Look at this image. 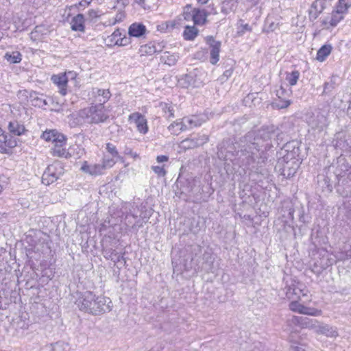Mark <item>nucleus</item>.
Here are the masks:
<instances>
[{
  "instance_id": "obj_42",
  "label": "nucleus",
  "mask_w": 351,
  "mask_h": 351,
  "mask_svg": "<svg viewBox=\"0 0 351 351\" xmlns=\"http://www.w3.org/2000/svg\"><path fill=\"white\" fill-rule=\"evenodd\" d=\"M106 151L112 157L115 158H119L120 156L118 152V150L114 145L111 143H106Z\"/></svg>"
},
{
  "instance_id": "obj_38",
  "label": "nucleus",
  "mask_w": 351,
  "mask_h": 351,
  "mask_svg": "<svg viewBox=\"0 0 351 351\" xmlns=\"http://www.w3.org/2000/svg\"><path fill=\"white\" fill-rule=\"evenodd\" d=\"M300 73L298 71H293L291 73H287L285 80L291 86L295 85L299 80Z\"/></svg>"
},
{
  "instance_id": "obj_48",
  "label": "nucleus",
  "mask_w": 351,
  "mask_h": 351,
  "mask_svg": "<svg viewBox=\"0 0 351 351\" xmlns=\"http://www.w3.org/2000/svg\"><path fill=\"white\" fill-rule=\"evenodd\" d=\"M276 131L278 134V135L275 136V141H274V143L279 145L280 143L284 142L286 134L281 132L278 128H276Z\"/></svg>"
},
{
  "instance_id": "obj_46",
  "label": "nucleus",
  "mask_w": 351,
  "mask_h": 351,
  "mask_svg": "<svg viewBox=\"0 0 351 351\" xmlns=\"http://www.w3.org/2000/svg\"><path fill=\"white\" fill-rule=\"evenodd\" d=\"M335 147L341 149H347L348 147V143L346 140L345 136L337 137Z\"/></svg>"
},
{
  "instance_id": "obj_31",
  "label": "nucleus",
  "mask_w": 351,
  "mask_h": 351,
  "mask_svg": "<svg viewBox=\"0 0 351 351\" xmlns=\"http://www.w3.org/2000/svg\"><path fill=\"white\" fill-rule=\"evenodd\" d=\"M197 34L198 30L195 27L186 26L183 32V36L185 40H193L197 36Z\"/></svg>"
},
{
  "instance_id": "obj_5",
  "label": "nucleus",
  "mask_w": 351,
  "mask_h": 351,
  "mask_svg": "<svg viewBox=\"0 0 351 351\" xmlns=\"http://www.w3.org/2000/svg\"><path fill=\"white\" fill-rule=\"evenodd\" d=\"M64 173L63 167L60 162H54L47 167L42 177V182L45 185L56 181Z\"/></svg>"
},
{
  "instance_id": "obj_3",
  "label": "nucleus",
  "mask_w": 351,
  "mask_h": 351,
  "mask_svg": "<svg viewBox=\"0 0 351 351\" xmlns=\"http://www.w3.org/2000/svg\"><path fill=\"white\" fill-rule=\"evenodd\" d=\"M191 252L193 254L191 263L196 271H204L206 273H214L215 257L210 250L195 245L192 247Z\"/></svg>"
},
{
  "instance_id": "obj_14",
  "label": "nucleus",
  "mask_w": 351,
  "mask_h": 351,
  "mask_svg": "<svg viewBox=\"0 0 351 351\" xmlns=\"http://www.w3.org/2000/svg\"><path fill=\"white\" fill-rule=\"evenodd\" d=\"M130 121H134L136 125L138 131L142 134H146L148 131L147 120L143 115L139 112H134L129 116Z\"/></svg>"
},
{
  "instance_id": "obj_26",
  "label": "nucleus",
  "mask_w": 351,
  "mask_h": 351,
  "mask_svg": "<svg viewBox=\"0 0 351 351\" xmlns=\"http://www.w3.org/2000/svg\"><path fill=\"white\" fill-rule=\"evenodd\" d=\"M8 129L10 133L16 136L21 135L25 130L24 125L17 121H10L8 125Z\"/></svg>"
},
{
  "instance_id": "obj_36",
  "label": "nucleus",
  "mask_w": 351,
  "mask_h": 351,
  "mask_svg": "<svg viewBox=\"0 0 351 351\" xmlns=\"http://www.w3.org/2000/svg\"><path fill=\"white\" fill-rule=\"evenodd\" d=\"M65 144L66 143H57V145H54V147L51 149L52 155L58 157H66V150L65 148H63V145Z\"/></svg>"
},
{
  "instance_id": "obj_30",
  "label": "nucleus",
  "mask_w": 351,
  "mask_h": 351,
  "mask_svg": "<svg viewBox=\"0 0 351 351\" xmlns=\"http://www.w3.org/2000/svg\"><path fill=\"white\" fill-rule=\"evenodd\" d=\"M351 7V0H339L335 10L345 15Z\"/></svg>"
},
{
  "instance_id": "obj_49",
  "label": "nucleus",
  "mask_w": 351,
  "mask_h": 351,
  "mask_svg": "<svg viewBox=\"0 0 351 351\" xmlns=\"http://www.w3.org/2000/svg\"><path fill=\"white\" fill-rule=\"evenodd\" d=\"M194 138L197 142V147L203 145L208 141V136L206 134L198 135Z\"/></svg>"
},
{
  "instance_id": "obj_61",
  "label": "nucleus",
  "mask_w": 351,
  "mask_h": 351,
  "mask_svg": "<svg viewBox=\"0 0 351 351\" xmlns=\"http://www.w3.org/2000/svg\"><path fill=\"white\" fill-rule=\"evenodd\" d=\"M132 149L130 148H128L126 147L125 151H124V154H126V155H130L132 154Z\"/></svg>"
},
{
  "instance_id": "obj_39",
  "label": "nucleus",
  "mask_w": 351,
  "mask_h": 351,
  "mask_svg": "<svg viewBox=\"0 0 351 351\" xmlns=\"http://www.w3.org/2000/svg\"><path fill=\"white\" fill-rule=\"evenodd\" d=\"M336 85L335 79L334 77H332L329 82L324 83L322 95L330 94L335 89Z\"/></svg>"
},
{
  "instance_id": "obj_58",
  "label": "nucleus",
  "mask_w": 351,
  "mask_h": 351,
  "mask_svg": "<svg viewBox=\"0 0 351 351\" xmlns=\"http://www.w3.org/2000/svg\"><path fill=\"white\" fill-rule=\"evenodd\" d=\"M41 104H42V107L41 108H45V106L49 105L48 104V101H47V99L45 97L44 95H43V97H42Z\"/></svg>"
},
{
  "instance_id": "obj_12",
  "label": "nucleus",
  "mask_w": 351,
  "mask_h": 351,
  "mask_svg": "<svg viewBox=\"0 0 351 351\" xmlns=\"http://www.w3.org/2000/svg\"><path fill=\"white\" fill-rule=\"evenodd\" d=\"M326 0L314 1L308 10L309 20L311 21H314L315 19H317L319 14H322L326 8Z\"/></svg>"
},
{
  "instance_id": "obj_17",
  "label": "nucleus",
  "mask_w": 351,
  "mask_h": 351,
  "mask_svg": "<svg viewBox=\"0 0 351 351\" xmlns=\"http://www.w3.org/2000/svg\"><path fill=\"white\" fill-rule=\"evenodd\" d=\"M42 138L46 141H51L54 145L57 143H66V138L56 130L45 131L42 134Z\"/></svg>"
},
{
  "instance_id": "obj_29",
  "label": "nucleus",
  "mask_w": 351,
  "mask_h": 351,
  "mask_svg": "<svg viewBox=\"0 0 351 351\" xmlns=\"http://www.w3.org/2000/svg\"><path fill=\"white\" fill-rule=\"evenodd\" d=\"M4 58L10 64H16L21 61L22 55L18 51H14L11 53L7 52L4 56Z\"/></svg>"
},
{
  "instance_id": "obj_16",
  "label": "nucleus",
  "mask_w": 351,
  "mask_h": 351,
  "mask_svg": "<svg viewBox=\"0 0 351 351\" xmlns=\"http://www.w3.org/2000/svg\"><path fill=\"white\" fill-rule=\"evenodd\" d=\"M344 16L345 15L343 14H340L339 12L334 10L330 16L325 17L322 20V24L327 29H328L329 27H336L337 24L344 19Z\"/></svg>"
},
{
  "instance_id": "obj_27",
  "label": "nucleus",
  "mask_w": 351,
  "mask_h": 351,
  "mask_svg": "<svg viewBox=\"0 0 351 351\" xmlns=\"http://www.w3.org/2000/svg\"><path fill=\"white\" fill-rule=\"evenodd\" d=\"M332 51V46L329 44L324 45L317 53L316 59L320 62L325 60L327 56L330 55Z\"/></svg>"
},
{
  "instance_id": "obj_56",
  "label": "nucleus",
  "mask_w": 351,
  "mask_h": 351,
  "mask_svg": "<svg viewBox=\"0 0 351 351\" xmlns=\"http://www.w3.org/2000/svg\"><path fill=\"white\" fill-rule=\"evenodd\" d=\"M0 153H2V154H7V153H8V149L5 145L3 142H0Z\"/></svg>"
},
{
  "instance_id": "obj_55",
  "label": "nucleus",
  "mask_w": 351,
  "mask_h": 351,
  "mask_svg": "<svg viewBox=\"0 0 351 351\" xmlns=\"http://www.w3.org/2000/svg\"><path fill=\"white\" fill-rule=\"evenodd\" d=\"M40 351H56L54 344H47L43 346Z\"/></svg>"
},
{
  "instance_id": "obj_35",
  "label": "nucleus",
  "mask_w": 351,
  "mask_h": 351,
  "mask_svg": "<svg viewBox=\"0 0 351 351\" xmlns=\"http://www.w3.org/2000/svg\"><path fill=\"white\" fill-rule=\"evenodd\" d=\"M0 142H3L5 145L8 148L15 147L17 145L16 141L10 135L4 134L0 135Z\"/></svg>"
},
{
  "instance_id": "obj_15",
  "label": "nucleus",
  "mask_w": 351,
  "mask_h": 351,
  "mask_svg": "<svg viewBox=\"0 0 351 351\" xmlns=\"http://www.w3.org/2000/svg\"><path fill=\"white\" fill-rule=\"evenodd\" d=\"M81 171L92 176H97L104 173L101 164H88L84 161L80 168Z\"/></svg>"
},
{
  "instance_id": "obj_44",
  "label": "nucleus",
  "mask_w": 351,
  "mask_h": 351,
  "mask_svg": "<svg viewBox=\"0 0 351 351\" xmlns=\"http://www.w3.org/2000/svg\"><path fill=\"white\" fill-rule=\"evenodd\" d=\"M305 306L301 304L297 301L291 302L289 304V308L294 312H298L300 314H303Z\"/></svg>"
},
{
  "instance_id": "obj_24",
  "label": "nucleus",
  "mask_w": 351,
  "mask_h": 351,
  "mask_svg": "<svg viewBox=\"0 0 351 351\" xmlns=\"http://www.w3.org/2000/svg\"><path fill=\"white\" fill-rule=\"evenodd\" d=\"M179 58L180 56L178 53H171L169 51H165L160 56V60L161 62L169 66H174L177 63Z\"/></svg>"
},
{
  "instance_id": "obj_4",
  "label": "nucleus",
  "mask_w": 351,
  "mask_h": 351,
  "mask_svg": "<svg viewBox=\"0 0 351 351\" xmlns=\"http://www.w3.org/2000/svg\"><path fill=\"white\" fill-rule=\"evenodd\" d=\"M77 116L89 124H99L108 119L109 112L101 104H97L79 110Z\"/></svg>"
},
{
  "instance_id": "obj_64",
  "label": "nucleus",
  "mask_w": 351,
  "mask_h": 351,
  "mask_svg": "<svg viewBox=\"0 0 351 351\" xmlns=\"http://www.w3.org/2000/svg\"><path fill=\"white\" fill-rule=\"evenodd\" d=\"M289 215H290L291 218H293V210H290Z\"/></svg>"
},
{
  "instance_id": "obj_10",
  "label": "nucleus",
  "mask_w": 351,
  "mask_h": 351,
  "mask_svg": "<svg viewBox=\"0 0 351 351\" xmlns=\"http://www.w3.org/2000/svg\"><path fill=\"white\" fill-rule=\"evenodd\" d=\"M52 82L56 84L58 88V92L62 96L67 93L68 77L66 73H61L57 75H53L51 77Z\"/></svg>"
},
{
  "instance_id": "obj_1",
  "label": "nucleus",
  "mask_w": 351,
  "mask_h": 351,
  "mask_svg": "<svg viewBox=\"0 0 351 351\" xmlns=\"http://www.w3.org/2000/svg\"><path fill=\"white\" fill-rule=\"evenodd\" d=\"M274 125L263 127L256 131H250L241 138L237 152L241 165L245 168H254L258 163L264 162L267 158L265 152L274 147L275 136L278 135Z\"/></svg>"
},
{
  "instance_id": "obj_13",
  "label": "nucleus",
  "mask_w": 351,
  "mask_h": 351,
  "mask_svg": "<svg viewBox=\"0 0 351 351\" xmlns=\"http://www.w3.org/2000/svg\"><path fill=\"white\" fill-rule=\"evenodd\" d=\"M287 154L283 156L285 160L296 158L299 156L298 142L291 141L287 142L282 147Z\"/></svg>"
},
{
  "instance_id": "obj_60",
  "label": "nucleus",
  "mask_w": 351,
  "mask_h": 351,
  "mask_svg": "<svg viewBox=\"0 0 351 351\" xmlns=\"http://www.w3.org/2000/svg\"><path fill=\"white\" fill-rule=\"evenodd\" d=\"M232 74V71L231 70H226V71H224L223 73V75L228 77L229 76H230Z\"/></svg>"
},
{
  "instance_id": "obj_19",
  "label": "nucleus",
  "mask_w": 351,
  "mask_h": 351,
  "mask_svg": "<svg viewBox=\"0 0 351 351\" xmlns=\"http://www.w3.org/2000/svg\"><path fill=\"white\" fill-rule=\"evenodd\" d=\"M315 327L317 334L324 335L328 337H336L338 336L337 328L334 326L322 324Z\"/></svg>"
},
{
  "instance_id": "obj_25",
  "label": "nucleus",
  "mask_w": 351,
  "mask_h": 351,
  "mask_svg": "<svg viewBox=\"0 0 351 351\" xmlns=\"http://www.w3.org/2000/svg\"><path fill=\"white\" fill-rule=\"evenodd\" d=\"M208 15V13L204 10H201L199 8H195V19H194V24L197 25H203L206 22V18Z\"/></svg>"
},
{
  "instance_id": "obj_23",
  "label": "nucleus",
  "mask_w": 351,
  "mask_h": 351,
  "mask_svg": "<svg viewBox=\"0 0 351 351\" xmlns=\"http://www.w3.org/2000/svg\"><path fill=\"white\" fill-rule=\"evenodd\" d=\"M189 129L188 125L184 121H180L177 120L172 123H171L169 127L168 130L170 131V132L172 134L178 135L181 132L185 131Z\"/></svg>"
},
{
  "instance_id": "obj_51",
  "label": "nucleus",
  "mask_w": 351,
  "mask_h": 351,
  "mask_svg": "<svg viewBox=\"0 0 351 351\" xmlns=\"http://www.w3.org/2000/svg\"><path fill=\"white\" fill-rule=\"evenodd\" d=\"M98 17V12L94 10H90L88 12L86 19L85 20L92 22Z\"/></svg>"
},
{
  "instance_id": "obj_52",
  "label": "nucleus",
  "mask_w": 351,
  "mask_h": 351,
  "mask_svg": "<svg viewBox=\"0 0 351 351\" xmlns=\"http://www.w3.org/2000/svg\"><path fill=\"white\" fill-rule=\"evenodd\" d=\"M152 169L160 177H163L167 173L163 167L152 166Z\"/></svg>"
},
{
  "instance_id": "obj_40",
  "label": "nucleus",
  "mask_w": 351,
  "mask_h": 351,
  "mask_svg": "<svg viewBox=\"0 0 351 351\" xmlns=\"http://www.w3.org/2000/svg\"><path fill=\"white\" fill-rule=\"evenodd\" d=\"M184 122L186 123V125L189 127V129H191L193 127H198L200 126L202 123V121H201L197 117L193 116L191 118H185L184 119Z\"/></svg>"
},
{
  "instance_id": "obj_32",
  "label": "nucleus",
  "mask_w": 351,
  "mask_h": 351,
  "mask_svg": "<svg viewBox=\"0 0 351 351\" xmlns=\"http://www.w3.org/2000/svg\"><path fill=\"white\" fill-rule=\"evenodd\" d=\"M43 95V94L32 91L29 93L28 98L32 106L40 108L42 107L41 101Z\"/></svg>"
},
{
  "instance_id": "obj_43",
  "label": "nucleus",
  "mask_w": 351,
  "mask_h": 351,
  "mask_svg": "<svg viewBox=\"0 0 351 351\" xmlns=\"http://www.w3.org/2000/svg\"><path fill=\"white\" fill-rule=\"evenodd\" d=\"M182 147L184 149H193L197 147V142L194 138H187L181 142Z\"/></svg>"
},
{
  "instance_id": "obj_59",
  "label": "nucleus",
  "mask_w": 351,
  "mask_h": 351,
  "mask_svg": "<svg viewBox=\"0 0 351 351\" xmlns=\"http://www.w3.org/2000/svg\"><path fill=\"white\" fill-rule=\"evenodd\" d=\"M251 31V27L248 24H245L242 26V32Z\"/></svg>"
},
{
  "instance_id": "obj_7",
  "label": "nucleus",
  "mask_w": 351,
  "mask_h": 351,
  "mask_svg": "<svg viewBox=\"0 0 351 351\" xmlns=\"http://www.w3.org/2000/svg\"><path fill=\"white\" fill-rule=\"evenodd\" d=\"M337 192L342 197H347L351 195V172L346 175H338Z\"/></svg>"
},
{
  "instance_id": "obj_63",
  "label": "nucleus",
  "mask_w": 351,
  "mask_h": 351,
  "mask_svg": "<svg viewBox=\"0 0 351 351\" xmlns=\"http://www.w3.org/2000/svg\"><path fill=\"white\" fill-rule=\"evenodd\" d=\"M208 0H197V1L202 4H205L208 2Z\"/></svg>"
},
{
  "instance_id": "obj_53",
  "label": "nucleus",
  "mask_w": 351,
  "mask_h": 351,
  "mask_svg": "<svg viewBox=\"0 0 351 351\" xmlns=\"http://www.w3.org/2000/svg\"><path fill=\"white\" fill-rule=\"evenodd\" d=\"M131 37L132 36H127L125 35L123 36V37L119 39L118 46H126L131 43Z\"/></svg>"
},
{
  "instance_id": "obj_2",
  "label": "nucleus",
  "mask_w": 351,
  "mask_h": 351,
  "mask_svg": "<svg viewBox=\"0 0 351 351\" xmlns=\"http://www.w3.org/2000/svg\"><path fill=\"white\" fill-rule=\"evenodd\" d=\"M111 303L109 298L103 295L97 296L91 291H85L82 293L76 301V304L80 311L93 315H99L110 311Z\"/></svg>"
},
{
  "instance_id": "obj_41",
  "label": "nucleus",
  "mask_w": 351,
  "mask_h": 351,
  "mask_svg": "<svg viewBox=\"0 0 351 351\" xmlns=\"http://www.w3.org/2000/svg\"><path fill=\"white\" fill-rule=\"evenodd\" d=\"M115 158H107L106 156H104L102 159L101 165L105 171L107 169L111 168L115 163L116 160H114Z\"/></svg>"
},
{
  "instance_id": "obj_47",
  "label": "nucleus",
  "mask_w": 351,
  "mask_h": 351,
  "mask_svg": "<svg viewBox=\"0 0 351 351\" xmlns=\"http://www.w3.org/2000/svg\"><path fill=\"white\" fill-rule=\"evenodd\" d=\"M291 104V101L287 99H280L278 101L274 103V105L278 109L287 108Z\"/></svg>"
},
{
  "instance_id": "obj_54",
  "label": "nucleus",
  "mask_w": 351,
  "mask_h": 351,
  "mask_svg": "<svg viewBox=\"0 0 351 351\" xmlns=\"http://www.w3.org/2000/svg\"><path fill=\"white\" fill-rule=\"evenodd\" d=\"M291 93V91L290 90H289V91H287L282 86H281L280 88L277 90L276 95L278 97L279 99H281L285 97V95L289 96Z\"/></svg>"
},
{
  "instance_id": "obj_34",
  "label": "nucleus",
  "mask_w": 351,
  "mask_h": 351,
  "mask_svg": "<svg viewBox=\"0 0 351 351\" xmlns=\"http://www.w3.org/2000/svg\"><path fill=\"white\" fill-rule=\"evenodd\" d=\"M160 106L167 119L174 117V108L167 103H160Z\"/></svg>"
},
{
  "instance_id": "obj_21",
  "label": "nucleus",
  "mask_w": 351,
  "mask_h": 351,
  "mask_svg": "<svg viewBox=\"0 0 351 351\" xmlns=\"http://www.w3.org/2000/svg\"><path fill=\"white\" fill-rule=\"evenodd\" d=\"M93 94L99 104L104 106L111 97V93L108 89L96 88L93 90Z\"/></svg>"
},
{
  "instance_id": "obj_37",
  "label": "nucleus",
  "mask_w": 351,
  "mask_h": 351,
  "mask_svg": "<svg viewBox=\"0 0 351 351\" xmlns=\"http://www.w3.org/2000/svg\"><path fill=\"white\" fill-rule=\"evenodd\" d=\"M195 8L188 4L184 8L182 15L186 21L192 20L194 22Z\"/></svg>"
},
{
  "instance_id": "obj_45",
  "label": "nucleus",
  "mask_w": 351,
  "mask_h": 351,
  "mask_svg": "<svg viewBox=\"0 0 351 351\" xmlns=\"http://www.w3.org/2000/svg\"><path fill=\"white\" fill-rule=\"evenodd\" d=\"M303 314L311 316H320L322 314V311L315 308L305 306Z\"/></svg>"
},
{
  "instance_id": "obj_22",
  "label": "nucleus",
  "mask_w": 351,
  "mask_h": 351,
  "mask_svg": "<svg viewBox=\"0 0 351 351\" xmlns=\"http://www.w3.org/2000/svg\"><path fill=\"white\" fill-rule=\"evenodd\" d=\"M84 16L82 14H78L74 16L71 22V29L73 31L84 32Z\"/></svg>"
},
{
  "instance_id": "obj_18",
  "label": "nucleus",
  "mask_w": 351,
  "mask_h": 351,
  "mask_svg": "<svg viewBox=\"0 0 351 351\" xmlns=\"http://www.w3.org/2000/svg\"><path fill=\"white\" fill-rule=\"evenodd\" d=\"M162 47L159 43H149L148 44L141 45L139 52L141 55L152 56L156 53L161 52Z\"/></svg>"
},
{
  "instance_id": "obj_57",
  "label": "nucleus",
  "mask_w": 351,
  "mask_h": 351,
  "mask_svg": "<svg viewBox=\"0 0 351 351\" xmlns=\"http://www.w3.org/2000/svg\"><path fill=\"white\" fill-rule=\"evenodd\" d=\"M169 158L165 155L158 156L156 158V160L158 162H163L167 161Z\"/></svg>"
},
{
  "instance_id": "obj_6",
  "label": "nucleus",
  "mask_w": 351,
  "mask_h": 351,
  "mask_svg": "<svg viewBox=\"0 0 351 351\" xmlns=\"http://www.w3.org/2000/svg\"><path fill=\"white\" fill-rule=\"evenodd\" d=\"M278 165L280 167L282 175L287 178H291L295 175L299 167V160L297 158L285 160L282 157L278 162Z\"/></svg>"
},
{
  "instance_id": "obj_28",
  "label": "nucleus",
  "mask_w": 351,
  "mask_h": 351,
  "mask_svg": "<svg viewBox=\"0 0 351 351\" xmlns=\"http://www.w3.org/2000/svg\"><path fill=\"white\" fill-rule=\"evenodd\" d=\"M292 322L293 323H297L302 326L306 327H313L315 326V323L317 322L315 319H309L308 317H298V316H293L292 318Z\"/></svg>"
},
{
  "instance_id": "obj_11",
  "label": "nucleus",
  "mask_w": 351,
  "mask_h": 351,
  "mask_svg": "<svg viewBox=\"0 0 351 351\" xmlns=\"http://www.w3.org/2000/svg\"><path fill=\"white\" fill-rule=\"evenodd\" d=\"M206 41L210 48V62L212 64H215L219 60L221 42L215 40L213 36H208Z\"/></svg>"
},
{
  "instance_id": "obj_8",
  "label": "nucleus",
  "mask_w": 351,
  "mask_h": 351,
  "mask_svg": "<svg viewBox=\"0 0 351 351\" xmlns=\"http://www.w3.org/2000/svg\"><path fill=\"white\" fill-rule=\"evenodd\" d=\"M217 148V156L219 159L225 161H232L234 160L233 157L234 156L236 148L231 142L229 141H223Z\"/></svg>"
},
{
  "instance_id": "obj_62",
  "label": "nucleus",
  "mask_w": 351,
  "mask_h": 351,
  "mask_svg": "<svg viewBox=\"0 0 351 351\" xmlns=\"http://www.w3.org/2000/svg\"><path fill=\"white\" fill-rule=\"evenodd\" d=\"M89 3L88 1H81L80 3H79V5L80 6H85L86 5H88Z\"/></svg>"
},
{
  "instance_id": "obj_33",
  "label": "nucleus",
  "mask_w": 351,
  "mask_h": 351,
  "mask_svg": "<svg viewBox=\"0 0 351 351\" xmlns=\"http://www.w3.org/2000/svg\"><path fill=\"white\" fill-rule=\"evenodd\" d=\"M121 32L119 29H116L111 35L105 39L108 45H118Z\"/></svg>"
},
{
  "instance_id": "obj_9",
  "label": "nucleus",
  "mask_w": 351,
  "mask_h": 351,
  "mask_svg": "<svg viewBox=\"0 0 351 351\" xmlns=\"http://www.w3.org/2000/svg\"><path fill=\"white\" fill-rule=\"evenodd\" d=\"M307 123L312 129L322 130L327 126L328 119L326 116L319 112L309 117Z\"/></svg>"
},
{
  "instance_id": "obj_20",
  "label": "nucleus",
  "mask_w": 351,
  "mask_h": 351,
  "mask_svg": "<svg viewBox=\"0 0 351 351\" xmlns=\"http://www.w3.org/2000/svg\"><path fill=\"white\" fill-rule=\"evenodd\" d=\"M145 32V26L140 23H134L128 28V34L132 37L139 38L143 36Z\"/></svg>"
},
{
  "instance_id": "obj_50",
  "label": "nucleus",
  "mask_w": 351,
  "mask_h": 351,
  "mask_svg": "<svg viewBox=\"0 0 351 351\" xmlns=\"http://www.w3.org/2000/svg\"><path fill=\"white\" fill-rule=\"evenodd\" d=\"M106 257L111 259L114 263L119 262L121 259L123 258V256L119 255L114 250H111L110 254H109L108 257Z\"/></svg>"
}]
</instances>
